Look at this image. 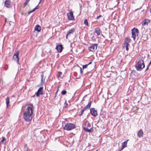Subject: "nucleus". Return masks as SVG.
<instances>
[{"label": "nucleus", "mask_w": 151, "mask_h": 151, "mask_svg": "<svg viewBox=\"0 0 151 151\" xmlns=\"http://www.w3.org/2000/svg\"><path fill=\"white\" fill-rule=\"evenodd\" d=\"M91 101L88 103V104L85 107L87 109H89L91 107Z\"/></svg>", "instance_id": "23"}, {"label": "nucleus", "mask_w": 151, "mask_h": 151, "mask_svg": "<svg viewBox=\"0 0 151 151\" xmlns=\"http://www.w3.org/2000/svg\"><path fill=\"white\" fill-rule=\"evenodd\" d=\"M39 8V6H38V5H37L36 7L35 8L36 9H38Z\"/></svg>", "instance_id": "33"}, {"label": "nucleus", "mask_w": 151, "mask_h": 151, "mask_svg": "<svg viewBox=\"0 0 151 151\" xmlns=\"http://www.w3.org/2000/svg\"><path fill=\"white\" fill-rule=\"evenodd\" d=\"M19 52L17 51L15 52L13 57V59L16 60L17 63L19 64V58L18 55Z\"/></svg>", "instance_id": "7"}, {"label": "nucleus", "mask_w": 151, "mask_h": 151, "mask_svg": "<svg viewBox=\"0 0 151 151\" xmlns=\"http://www.w3.org/2000/svg\"><path fill=\"white\" fill-rule=\"evenodd\" d=\"M36 10V9L35 8H34V9L32 11H30V12H34V11H35V10Z\"/></svg>", "instance_id": "34"}, {"label": "nucleus", "mask_w": 151, "mask_h": 151, "mask_svg": "<svg viewBox=\"0 0 151 151\" xmlns=\"http://www.w3.org/2000/svg\"><path fill=\"white\" fill-rule=\"evenodd\" d=\"M74 30L75 29L74 28L71 29L68 31L67 33L68 34H69V35H70L71 34H72L74 32Z\"/></svg>", "instance_id": "21"}, {"label": "nucleus", "mask_w": 151, "mask_h": 151, "mask_svg": "<svg viewBox=\"0 0 151 151\" xmlns=\"http://www.w3.org/2000/svg\"><path fill=\"white\" fill-rule=\"evenodd\" d=\"M123 149H122V147H121L120 149V150H122Z\"/></svg>", "instance_id": "40"}, {"label": "nucleus", "mask_w": 151, "mask_h": 151, "mask_svg": "<svg viewBox=\"0 0 151 151\" xmlns=\"http://www.w3.org/2000/svg\"><path fill=\"white\" fill-rule=\"evenodd\" d=\"M30 0H26V1H27V2H29V1Z\"/></svg>", "instance_id": "38"}, {"label": "nucleus", "mask_w": 151, "mask_h": 151, "mask_svg": "<svg viewBox=\"0 0 151 151\" xmlns=\"http://www.w3.org/2000/svg\"><path fill=\"white\" fill-rule=\"evenodd\" d=\"M6 103L7 105V108L8 107L9 104V97H7V98L6 99Z\"/></svg>", "instance_id": "22"}, {"label": "nucleus", "mask_w": 151, "mask_h": 151, "mask_svg": "<svg viewBox=\"0 0 151 151\" xmlns=\"http://www.w3.org/2000/svg\"><path fill=\"white\" fill-rule=\"evenodd\" d=\"M143 132L142 130L140 129L137 132V136L139 138H141L143 136Z\"/></svg>", "instance_id": "12"}, {"label": "nucleus", "mask_w": 151, "mask_h": 151, "mask_svg": "<svg viewBox=\"0 0 151 151\" xmlns=\"http://www.w3.org/2000/svg\"><path fill=\"white\" fill-rule=\"evenodd\" d=\"M129 45V44L127 42H124V47H125L126 50L127 51L129 50L128 46Z\"/></svg>", "instance_id": "15"}, {"label": "nucleus", "mask_w": 151, "mask_h": 151, "mask_svg": "<svg viewBox=\"0 0 151 151\" xmlns=\"http://www.w3.org/2000/svg\"><path fill=\"white\" fill-rule=\"evenodd\" d=\"M150 13H151V9H150Z\"/></svg>", "instance_id": "42"}, {"label": "nucleus", "mask_w": 151, "mask_h": 151, "mask_svg": "<svg viewBox=\"0 0 151 151\" xmlns=\"http://www.w3.org/2000/svg\"><path fill=\"white\" fill-rule=\"evenodd\" d=\"M97 47V45L96 44H93L88 47V50L89 51L94 52L96 50Z\"/></svg>", "instance_id": "6"}, {"label": "nucleus", "mask_w": 151, "mask_h": 151, "mask_svg": "<svg viewBox=\"0 0 151 151\" xmlns=\"http://www.w3.org/2000/svg\"><path fill=\"white\" fill-rule=\"evenodd\" d=\"M69 35H70L69 34H68V33H67V34H66V39H67Z\"/></svg>", "instance_id": "36"}, {"label": "nucleus", "mask_w": 151, "mask_h": 151, "mask_svg": "<svg viewBox=\"0 0 151 151\" xmlns=\"http://www.w3.org/2000/svg\"><path fill=\"white\" fill-rule=\"evenodd\" d=\"M41 0H40V2L39 3V4H40L41 3Z\"/></svg>", "instance_id": "41"}, {"label": "nucleus", "mask_w": 151, "mask_h": 151, "mask_svg": "<svg viewBox=\"0 0 151 151\" xmlns=\"http://www.w3.org/2000/svg\"><path fill=\"white\" fill-rule=\"evenodd\" d=\"M57 77L58 79H61L63 78V75L61 72H59L57 74Z\"/></svg>", "instance_id": "16"}, {"label": "nucleus", "mask_w": 151, "mask_h": 151, "mask_svg": "<svg viewBox=\"0 0 151 151\" xmlns=\"http://www.w3.org/2000/svg\"><path fill=\"white\" fill-rule=\"evenodd\" d=\"M83 112V111L82 110H81V112H81V113L79 114V115L80 116H81L82 115Z\"/></svg>", "instance_id": "31"}, {"label": "nucleus", "mask_w": 151, "mask_h": 151, "mask_svg": "<svg viewBox=\"0 0 151 151\" xmlns=\"http://www.w3.org/2000/svg\"><path fill=\"white\" fill-rule=\"evenodd\" d=\"M87 109L85 107L82 110L83 111V112L86 110Z\"/></svg>", "instance_id": "32"}, {"label": "nucleus", "mask_w": 151, "mask_h": 151, "mask_svg": "<svg viewBox=\"0 0 151 151\" xmlns=\"http://www.w3.org/2000/svg\"><path fill=\"white\" fill-rule=\"evenodd\" d=\"M63 48L62 46L61 45H57L56 46V49H57V51L60 52H62Z\"/></svg>", "instance_id": "11"}, {"label": "nucleus", "mask_w": 151, "mask_h": 151, "mask_svg": "<svg viewBox=\"0 0 151 151\" xmlns=\"http://www.w3.org/2000/svg\"><path fill=\"white\" fill-rule=\"evenodd\" d=\"M41 83L42 84L44 83L45 82V77H44V76L43 74L41 75Z\"/></svg>", "instance_id": "19"}, {"label": "nucleus", "mask_w": 151, "mask_h": 151, "mask_svg": "<svg viewBox=\"0 0 151 151\" xmlns=\"http://www.w3.org/2000/svg\"><path fill=\"white\" fill-rule=\"evenodd\" d=\"M127 141H124L122 144V149H124L127 146Z\"/></svg>", "instance_id": "20"}, {"label": "nucleus", "mask_w": 151, "mask_h": 151, "mask_svg": "<svg viewBox=\"0 0 151 151\" xmlns=\"http://www.w3.org/2000/svg\"><path fill=\"white\" fill-rule=\"evenodd\" d=\"M80 71H81V74H82L83 73V71H82V70H81V68H80Z\"/></svg>", "instance_id": "37"}, {"label": "nucleus", "mask_w": 151, "mask_h": 151, "mask_svg": "<svg viewBox=\"0 0 151 151\" xmlns=\"http://www.w3.org/2000/svg\"><path fill=\"white\" fill-rule=\"evenodd\" d=\"M145 67L143 60H141L137 62L135 65V68L137 70L141 71Z\"/></svg>", "instance_id": "3"}, {"label": "nucleus", "mask_w": 151, "mask_h": 151, "mask_svg": "<svg viewBox=\"0 0 151 151\" xmlns=\"http://www.w3.org/2000/svg\"><path fill=\"white\" fill-rule=\"evenodd\" d=\"M67 93V91L65 90H63L61 92L62 95H65Z\"/></svg>", "instance_id": "29"}, {"label": "nucleus", "mask_w": 151, "mask_h": 151, "mask_svg": "<svg viewBox=\"0 0 151 151\" xmlns=\"http://www.w3.org/2000/svg\"><path fill=\"white\" fill-rule=\"evenodd\" d=\"M139 31L138 29L134 28L132 30V37L133 38L134 40H135L136 37L138 35Z\"/></svg>", "instance_id": "4"}, {"label": "nucleus", "mask_w": 151, "mask_h": 151, "mask_svg": "<svg viewBox=\"0 0 151 151\" xmlns=\"http://www.w3.org/2000/svg\"><path fill=\"white\" fill-rule=\"evenodd\" d=\"M35 29L36 31L40 32L41 29V27L39 25H37L35 27Z\"/></svg>", "instance_id": "18"}, {"label": "nucleus", "mask_w": 151, "mask_h": 151, "mask_svg": "<svg viewBox=\"0 0 151 151\" xmlns=\"http://www.w3.org/2000/svg\"><path fill=\"white\" fill-rule=\"evenodd\" d=\"M101 30L99 27H97L95 28L94 29V32L96 33L97 35H100Z\"/></svg>", "instance_id": "13"}, {"label": "nucleus", "mask_w": 151, "mask_h": 151, "mask_svg": "<svg viewBox=\"0 0 151 151\" xmlns=\"http://www.w3.org/2000/svg\"><path fill=\"white\" fill-rule=\"evenodd\" d=\"M31 13V12H30H30H28V13L29 14H30V13Z\"/></svg>", "instance_id": "43"}, {"label": "nucleus", "mask_w": 151, "mask_h": 151, "mask_svg": "<svg viewBox=\"0 0 151 151\" xmlns=\"http://www.w3.org/2000/svg\"><path fill=\"white\" fill-rule=\"evenodd\" d=\"M91 63V62H90L89 63L85 65H83V69H85L86 68H87L88 67V66Z\"/></svg>", "instance_id": "24"}, {"label": "nucleus", "mask_w": 151, "mask_h": 151, "mask_svg": "<svg viewBox=\"0 0 151 151\" xmlns=\"http://www.w3.org/2000/svg\"><path fill=\"white\" fill-rule=\"evenodd\" d=\"M150 22V20L148 19H145L142 22V25H147Z\"/></svg>", "instance_id": "14"}, {"label": "nucleus", "mask_w": 151, "mask_h": 151, "mask_svg": "<svg viewBox=\"0 0 151 151\" xmlns=\"http://www.w3.org/2000/svg\"><path fill=\"white\" fill-rule=\"evenodd\" d=\"M84 24L86 26H88V22L87 19H85L84 21Z\"/></svg>", "instance_id": "26"}, {"label": "nucleus", "mask_w": 151, "mask_h": 151, "mask_svg": "<svg viewBox=\"0 0 151 151\" xmlns=\"http://www.w3.org/2000/svg\"><path fill=\"white\" fill-rule=\"evenodd\" d=\"M90 112L93 116H96L97 115V112L96 110H95L94 108H92L90 109Z\"/></svg>", "instance_id": "10"}, {"label": "nucleus", "mask_w": 151, "mask_h": 151, "mask_svg": "<svg viewBox=\"0 0 151 151\" xmlns=\"http://www.w3.org/2000/svg\"><path fill=\"white\" fill-rule=\"evenodd\" d=\"M148 67H147V68H146V70H148Z\"/></svg>", "instance_id": "39"}, {"label": "nucleus", "mask_w": 151, "mask_h": 151, "mask_svg": "<svg viewBox=\"0 0 151 151\" xmlns=\"http://www.w3.org/2000/svg\"><path fill=\"white\" fill-rule=\"evenodd\" d=\"M33 114L32 108L28 106L23 114V117L27 122H30L32 119Z\"/></svg>", "instance_id": "1"}, {"label": "nucleus", "mask_w": 151, "mask_h": 151, "mask_svg": "<svg viewBox=\"0 0 151 151\" xmlns=\"http://www.w3.org/2000/svg\"><path fill=\"white\" fill-rule=\"evenodd\" d=\"M102 16L101 15H99V16L97 17V19H98L100 17H101Z\"/></svg>", "instance_id": "35"}, {"label": "nucleus", "mask_w": 151, "mask_h": 151, "mask_svg": "<svg viewBox=\"0 0 151 151\" xmlns=\"http://www.w3.org/2000/svg\"><path fill=\"white\" fill-rule=\"evenodd\" d=\"M131 41V40L130 38L128 37H126L124 42H127L129 43Z\"/></svg>", "instance_id": "25"}, {"label": "nucleus", "mask_w": 151, "mask_h": 151, "mask_svg": "<svg viewBox=\"0 0 151 151\" xmlns=\"http://www.w3.org/2000/svg\"><path fill=\"white\" fill-rule=\"evenodd\" d=\"M43 87H40L39 89L37 92L36 93V94L37 96L39 97L40 96V95H42L43 94Z\"/></svg>", "instance_id": "9"}, {"label": "nucleus", "mask_w": 151, "mask_h": 151, "mask_svg": "<svg viewBox=\"0 0 151 151\" xmlns=\"http://www.w3.org/2000/svg\"><path fill=\"white\" fill-rule=\"evenodd\" d=\"M29 2H27L26 1L24 3V7H25V6H26L27 4Z\"/></svg>", "instance_id": "30"}, {"label": "nucleus", "mask_w": 151, "mask_h": 151, "mask_svg": "<svg viewBox=\"0 0 151 151\" xmlns=\"http://www.w3.org/2000/svg\"><path fill=\"white\" fill-rule=\"evenodd\" d=\"M67 15L69 20H71L74 19V16L73 15V13L72 11L70 12L69 13L67 14Z\"/></svg>", "instance_id": "8"}, {"label": "nucleus", "mask_w": 151, "mask_h": 151, "mask_svg": "<svg viewBox=\"0 0 151 151\" xmlns=\"http://www.w3.org/2000/svg\"><path fill=\"white\" fill-rule=\"evenodd\" d=\"M83 126L84 130L88 132H91L93 131L92 126L88 122L84 121Z\"/></svg>", "instance_id": "2"}, {"label": "nucleus", "mask_w": 151, "mask_h": 151, "mask_svg": "<svg viewBox=\"0 0 151 151\" xmlns=\"http://www.w3.org/2000/svg\"><path fill=\"white\" fill-rule=\"evenodd\" d=\"M58 92V90L57 91V92H56V93H57Z\"/></svg>", "instance_id": "44"}, {"label": "nucleus", "mask_w": 151, "mask_h": 151, "mask_svg": "<svg viewBox=\"0 0 151 151\" xmlns=\"http://www.w3.org/2000/svg\"><path fill=\"white\" fill-rule=\"evenodd\" d=\"M75 128V125L72 123H68L66 124L64 127V129L68 131L71 130Z\"/></svg>", "instance_id": "5"}, {"label": "nucleus", "mask_w": 151, "mask_h": 151, "mask_svg": "<svg viewBox=\"0 0 151 151\" xmlns=\"http://www.w3.org/2000/svg\"><path fill=\"white\" fill-rule=\"evenodd\" d=\"M5 5L7 7H8L11 4V2L10 0H6L4 3Z\"/></svg>", "instance_id": "17"}, {"label": "nucleus", "mask_w": 151, "mask_h": 151, "mask_svg": "<svg viewBox=\"0 0 151 151\" xmlns=\"http://www.w3.org/2000/svg\"><path fill=\"white\" fill-rule=\"evenodd\" d=\"M28 149L27 145H25L24 146V151H28Z\"/></svg>", "instance_id": "27"}, {"label": "nucleus", "mask_w": 151, "mask_h": 151, "mask_svg": "<svg viewBox=\"0 0 151 151\" xmlns=\"http://www.w3.org/2000/svg\"><path fill=\"white\" fill-rule=\"evenodd\" d=\"M6 140V138L4 137H3V139L1 141V142L3 144H4L5 143V142H4V141Z\"/></svg>", "instance_id": "28"}]
</instances>
